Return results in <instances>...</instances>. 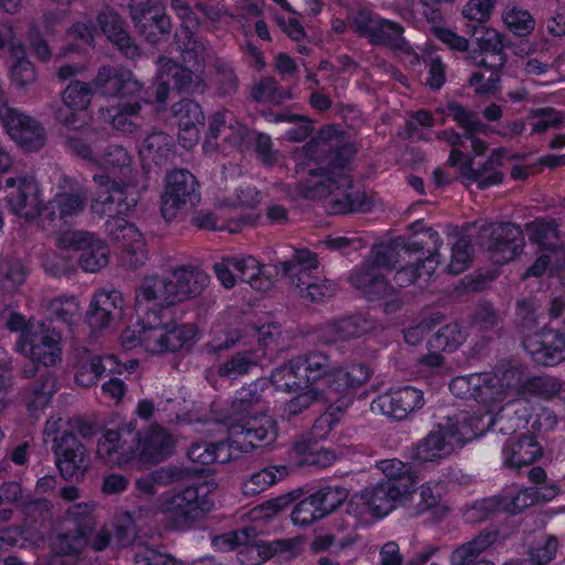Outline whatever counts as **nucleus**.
Here are the masks:
<instances>
[{"mask_svg": "<svg viewBox=\"0 0 565 565\" xmlns=\"http://www.w3.org/2000/svg\"><path fill=\"white\" fill-rule=\"evenodd\" d=\"M401 483L399 507H403L411 516H417L426 511L439 507V495H436L428 486L416 488V479H403Z\"/></svg>", "mask_w": 565, "mask_h": 565, "instance_id": "obj_33", "label": "nucleus"}, {"mask_svg": "<svg viewBox=\"0 0 565 565\" xmlns=\"http://www.w3.org/2000/svg\"><path fill=\"white\" fill-rule=\"evenodd\" d=\"M79 134L71 135L66 138L68 149L87 161H96L95 147L99 137V131L96 128L89 127L85 121L84 128L74 129Z\"/></svg>", "mask_w": 565, "mask_h": 565, "instance_id": "obj_57", "label": "nucleus"}, {"mask_svg": "<svg viewBox=\"0 0 565 565\" xmlns=\"http://www.w3.org/2000/svg\"><path fill=\"white\" fill-rule=\"evenodd\" d=\"M50 320H58L72 326L79 318V303L75 297H57L44 303ZM52 323V321H50Z\"/></svg>", "mask_w": 565, "mask_h": 565, "instance_id": "obj_58", "label": "nucleus"}, {"mask_svg": "<svg viewBox=\"0 0 565 565\" xmlns=\"http://www.w3.org/2000/svg\"><path fill=\"white\" fill-rule=\"evenodd\" d=\"M6 186L11 190L7 201L14 214L25 220H34L41 214L40 191L33 178H8Z\"/></svg>", "mask_w": 565, "mask_h": 565, "instance_id": "obj_22", "label": "nucleus"}, {"mask_svg": "<svg viewBox=\"0 0 565 565\" xmlns=\"http://www.w3.org/2000/svg\"><path fill=\"white\" fill-rule=\"evenodd\" d=\"M97 22L125 57L135 60L140 56V49L134 38L126 31L125 21L118 12L114 9L104 10L98 13Z\"/></svg>", "mask_w": 565, "mask_h": 565, "instance_id": "obj_29", "label": "nucleus"}, {"mask_svg": "<svg viewBox=\"0 0 565 565\" xmlns=\"http://www.w3.org/2000/svg\"><path fill=\"white\" fill-rule=\"evenodd\" d=\"M0 120L10 137L29 151H36L45 143V130L33 118L7 105L0 106Z\"/></svg>", "mask_w": 565, "mask_h": 565, "instance_id": "obj_17", "label": "nucleus"}, {"mask_svg": "<svg viewBox=\"0 0 565 565\" xmlns=\"http://www.w3.org/2000/svg\"><path fill=\"white\" fill-rule=\"evenodd\" d=\"M247 131L248 129L228 116L227 111H216L210 118L204 147L215 150L228 145L244 150Z\"/></svg>", "mask_w": 565, "mask_h": 565, "instance_id": "obj_24", "label": "nucleus"}, {"mask_svg": "<svg viewBox=\"0 0 565 565\" xmlns=\"http://www.w3.org/2000/svg\"><path fill=\"white\" fill-rule=\"evenodd\" d=\"M401 486L380 481L365 488L361 494L373 515L382 518L399 505Z\"/></svg>", "mask_w": 565, "mask_h": 565, "instance_id": "obj_37", "label": "nucleus"}, {"mask_svg": "<svg viewBox=\"0 0 565 565\" xmlns=\"http://www.w3.org/2000/svg\"><path fill=\"white\" fill-rule=\"evenodd\" d=\"M94 526L93 516L84 513L83 519L76 523L74 529H70L57 536L55 543L57 552L65 555L79 553L86 545V539L93 532Z\"/></svg>", "mask_w": 565, "mask_h": 565, "instance_id": "obj_49", "label": "nucleus"}, {"mask_svg": "<svg viewBox=\"0 0 565 565\" xmlns=\"http://www.w3.org/2000/svg\"><path fill=\"white\" fill-rule=\"evenodd\" d=\"M188 458L202 466L224 465L232 460V446L227 440H200L191 444L186 451Z\"/></svg>", "mask_w": 565, "mask_h": 565, "instance_id": "obj_43", "label": "nucleus"}, {"mask_svg": "<svg viewBox=\"0 0 565 565\" xmlns=\"http://www.w3.org/2000/svg\"><path fill=\"white\" fill-rule=\"evenodd\" d=\"M322 381L323 387H317L319 402L335 412H344L353 402V391L341 374V370H331Z\"/></svg>", "mask_w": 565, "mask_h": 565, "instance_id": "obj_32", "label": "nucleus"}, {"mask_svg": "<svg viewBox=\"0 0 565 565\" xmlns=\"http://www.w3.org/2000/svg\"><path fill=\"white\" fill-rule=\"evenodd\" d=\"M356 150L345 142L334 126H326L319 130L308 143L301 148L305 158L315 161L317 169L309 171V177L296 184V193L307 200H321L331 195L339 186L351 185V177L345 168Z\"/></svg>", "mask_w": 565, "mask_h": 565, "instance_id": "obj_1", "label": "nucleus"}, {"mask_svg": "<svg viewBox=\"0 0 565 565\" xmlns=\"http://www.w3.org/2000/svg\"><path fill=\"white\" fill-rule=\"evenodd\" d=\"M141 322V347L149 353L162 354L178 352L191 345L195 335L189 324H178L173 321L162 322V316L153 320L138 317Z\"/></svg>", "mask_w": 565, "mask_h": 565, "instance_id": "obj_5", "label": "nucleus"}, {"mask_svg": "<svg viewBox=\"0 0 565 565\" xmlns=\"http://www.w3.org/2000/svg\"><path fill=\"white\" fill-rule=\"evenodd\" d=\"M450 392L463 399L491 403L498 398L497 383L490 373H473L457 376L449 383Z\"/></svg>", "mask_w": 565, "mask_h": 565, "instance_id": "obj_26", "label": "nucleus"}, {"mask_svg": "<svg viewBox=\"0 0 565 565\" xmlns=\"http://www.w3.org/2000/svg\"><path fill=\"white\" fill-rule=\"evenodd\" d=\"M92 85L103 96L120 98L136 97L143 88L130 70L110 65H103L97 70Z\"/></svg>", "mask_w": 565, "mask_h": 565, "instance_id": "obj_19", "label": "nucleus"}, {"mask_svg": "<svg viewBox=\"0 0 565 565\" xmlns=\"http://www.w3.org/2000/svg\"><path fill=\"white\" fill-rule=\"evenodd\" d=\"M113 543L118 547L131 545L137 537V525L129 512L114 516L111 522Z\"/></svg>", "mask_w": 565, "mask_h": 565, "instance_id": "obj_64", "label": "nucleus"}, {"mask_svg": "<svg viewBox=\"0 0 565 565\" xmlns=\"http://www.w3.org/2000/svg\"><path fill=\"white\" fill-rule=\"evenodd\" d=\"M141 104L139 102L118 104L102 110L105 122L124 134H135L141 127Z\"/></svg>", "mask_w": 565, "mask_h": 565, "instance_id": "obj_44", "label": "nucleus"}, {"mask_svg": "<svg viewBox=\"0 0 565 565\" xmlns=\"http://www.w3.org/2000/svg\"><path fill=\"white\" fill-rule=\"evenodd\" d=\"M213 543L226 552L238 550L237 557L242 565H257L260 561L273 556L289 559L299 554L301 545L299 539H285L271 542L257 540L256 531L252 526L216 536Z\"/></svg>", "mask_w": 565, "mask_h": 565, "instance_id": "obj_3", "label": "nucleus"}, {"mask_svg": "<svg viewBox=\"0 0 565 565\" xmlns=\"http://www.w3.org/2000/svg\"><path fill=\"white\" fill-rule=\"evenodd\" d=\"M404 28L386 19H377V25L373 30L370 42L374 45L388 46L395 52L411 55L414 50L403 36Z\"/></svg>", "mask_w": 565, "mask_h": 565, "instance_id": "obj_46", "label": "nucleus"}, {"mask_svg": "<svg viewBox=\"0 0 565 565\" xmlns=\"http://www.w3.org/2000/svg\"><path fill=\"white\" fill-rule=\"evenodd\" d=\"M209 281L205 273L193 267L174 268L170 276H146L135 289V311L151 320L163 317L166 309L199 296Z\"/></svg>", "mask_w": 565, "mask_h": 565, "instance_id": "obj_2", "label": "nucleus"}, {"mask_svg": "<svg viewBox=\"0 0 565 565\" xmlns=\"http://www.w3.org/2000/svg\"><path fill=\"white\" fill-rule=\"evenodd\" d=\"M351 285L361 290L370 300H383V309L386 313L398 311L403 301L385 276L371 264H362L349 278Z\"/></svg>", "mask_w": 565, "mask_h": 565, "instance_id": "obj_12", "label": "nucleus"}, {"mask_svg": "<svg viewBox=\"0 0 565 565\" xmlns=\"http://www.w3.org/2000/svg\"><path fill=\"white\" fill-rule=\"evenodd\" d=\"M95 89L90 83L72 81L61 93V105H53V117L67 129L84 128L85 119L78 113L86 110L94 97Z\"/></svg>", "mask_w": 565, "mask_h": 565, "instance_id": "obj_13", "label": "nucleus"}, {"mask_svg": "<svg viewBox=\"0 0 565 565\" xmlns=\"http://www.w3.org/2000/svg\"><path fill=\"white\" fill-rule=\"evenodd\" d=\"M330 195L328 212L331 214L363 213L371 210L373 202L365 192L354 189L353 180L351 185L339 186Z\"/></svg>", "mask_w": 565, "mask_h": 565, "instance_id": "obj_39", "label": "nucleus"}, {"mask_svg": "<svg viewBox=\"0 0 565 565\" xmlns=\"http://www.w3.org/2000/svg\"><path fill=\"white\" fill-rule=\"evenodd\" d=\"M530 401L515 398L501 407L494 417H491L489 426L504 436L513 435L520 428L525 427L530 417Z\"/></svg>", "mask_w": 565, "mask_h": 565, "instance_id": "obj_34", "label": "nucleus"}, {"mask_svg": "<svg viewBox=\"0 0 565 565\" xmlns=\"http://www.w3.org/2000/svg\"><path fill=\"white\" fill-rule=\"evenodd\" d=\"M22 513L25 526L39 529L52 521L53 503L45 498L33 499L23 503Z\"/></svg>", "mask_w": 565, "mask_h": 565, "instance_id": "obj_59", "label": "nucleus"}, {"mask_svg": "<svg viewBox=\"0 0 565 565\" xmlns=\"http://www.w3.org/2000/svg\"><path fill=\"white\" fill-rule=\"evenodd\" d=\"M196 178L185 169L172 171L161 196V215L167 222L174 220L180 210L192 207L200 201Z\"/></svg>", "mask_w": 565, "mask_h": 565, "instance_id": "obj_9", "label": "nucleus"}, {"mask_svg": "<svg viewBox=\"0 0 565 565\" xmlns=\"http://www.w3.org/2000/svg\"><path fill=\"white\" fill-rule=\"evenodd\" d=\"M471 34L477 42L479 53L488 56L476 62V65L491 71H501L508 62L504 49L510 47L511 42L505 40V35L484 25H473Z\"/></svg>", "mask_w": 565, "mask_h": 565, "instance_id": "obj_23", "label": "nucleus"}, {"mask_svg": "<svg viewBox=\"0 0 565 565\" xmlns=\"http://www.w3.org/2000/svg\"><path fill=\"white\" fill-rule=\"evenodd\" d=\"M562 390L561 382L552 376H532L523 381L520 386V397L529 401V397L552 399Z\"/></svg>", "mask_w": 565, "mask_h": 565, "instance_id": "obj_55", "label": "nucleus"}, {"mask_svg": "<svg viewBox=\"0 0 565 565\" xmlns=\"http://www.w3.org/2000/svg\"><path fill=\"white\" fill-rule=\"evenodd\" d=\"M57 246L79 252L77 264L86 273H98L109 264V247L94 233L81 230L66 231L57 237Z\"/></svg>", "mask_w": 565, "mask_h": 565, "instance_id": "obj_8", "label": "nucleus"}, {"mask_svg": "<svg viewBox=\"0 0 565 565\" xmlns=\"http://www.w3.org/2000/svg\"><path fill=\"white\" fill-rule=\"evenodd\" d=\"M295 451L302 457L301 462L310 466L326 468L335 460V455L329 449L320 447L316 441L301 439L294 445Z\"/></svg>", "mask_w": 565, "mask_h": 565, "instance_id": "obj_61", "label": "nucleus"}, {"mask_svg": "<svg viewBox=\"0 0 565 565\" xmlns=\"http://www.w3.org/2000/svg\"><path fill=\"white\" fill-rule=\"evenodd\" d=\"M478 244L494 264H505L520 255L525 245L523 230L511 222L487 223L480 226Z\"/></svg>", "mask_w": 565, "mask_h": 565, "instance_id": "obj_6", "label": "nucleus"}, {"mask_svg": "<svg viewBox=\"0 0 565 565\" xmlns=\"http://www.w3.org/2000/svg\"><path fill=\"white\" fill-rule=\"evenodd\" d=\"M24 342H18V351L30 358L29 362L53 366L61 361V332L51 322L38 321Z\"/></svg>", "mask_w": 565, "mask_h": 565, "instance_id": "obj_11", "label": "nucleus"}, {"mask_svg": "<svg viewBox=\"0 0 565 565\" xmlns=\"http://www.w3.org/2000/svg\"><path fill=\"white\" fill-rule=\"evenodd\" d=\"M404 237L399 236L388 242L375 244L370 253V256L362 264L373 265V269L380 270L381 268L392 270L402 262L408 263L405 250Z\"/></svg>", "mask_w": 565, "mask_h": 565, "instance_id": "obj_42", "label": "nucleus"}, {"mask_svg": "<svg viewBox=\"0 0 565 565\" xmlns=\"http://www.w3.org/2000/svg\"><path fill=\"white\" fill-rule=\"evenodd\" d=\"M505 153L507 150L504 148L495 149L488 160L477 169L472 167L473 160H468L461 167V174L478 182L479 189L500 184L503 180V173L498 170V167L502 164Z\"/></svg>", "mask_w": 565, "mask_h": 565, "instance_id": "obj_40", "label": "nucleus"}, {"mask_svg": "<svg viewBox=\"0 0 565 565\" xmlns=\"http://www.w3.org/2000/svg\"><path fill=\"white\" fill-rule=\"evenodd\" d=\"M230 264L235 270L237 281L247 282L257 290H265L270 286L268 279L259 277V264L254 257L243 259L230 258Z\"/></svg>", "mask_w": 565, "mask_h": 565, "instance_id": "obj_60", "label": "nucleus"}, {"mask_svg": "<svg viewBox=\"0 0 565 565\" xmlns=\"http://www.w3.org/2000/svg\"><path fill=\"white\" fill-rule=\"evenodd\" d=\"M196 477V470L188 467L166 466L153 470L148 476L137 479V489L146 495L156 493V486L183 483Z\"/></svg>", "mask_w": 565, "mask_h": 565, "instance_id": "obj_38", "label": "nucleus"}, {"mask_svg": "<svg viewBox=\"0 0 565 565\" xmlns=\"http://www.w3.org/2000/svg\"><path fill=\"white\" fill-rule=\"evenodd\" d=\"M280 269L305 301L321 302L335 294V285L318 275L317 255L308 249H296L291 258L280 263Z\"/></svg>", "mask_w": 565, "mask_h": 565, "instance_id": "obj_4", "label": "nucleus"}, {"mask_svg": "<svg viewBox=\"0 0 565 565\" xmlns=\"http://www.w3.org/2000/svg\"><path fill=\"white\" fill-rule=\"evenodd\" d=\"M88 202V191L79 183L73 182L68 190L58 192L43 209V217L54 222L66 221L82 213Z\"/></svg>", "mask_w": 565, "mask_h": 565, "instance_id": "obj_25", "label": "nucleus"}, {"mask_svg": "<svg viewBox=\"0 0 565 565\" xmlns=\"http://www.w3.org/2000/svg\"><path fill=\"white\" fill-rule=\"evenodd\" d=\"M289 475V467L285 465L269 466L252 473L242 483L245 497H253L267 490L269 487L284 480Z\"/></svg>", "mask_w": 565, "mask_h": 565, "instance_id": "obj_50", "label": "nucleus"}, {"mask_svg": "<svg viewBox=\"0 0 565 565\" xmlns=\"http://www.w3.org/2000/svg\"><path fill=\"white\" fill-rule=\"evenodd\" d=\"M49 367L28 362L21 370L22 377L31 380L22 391V399L31 413L43 411L56 392V376Z\"/></svg>", "mask_w": 565, "mask_h": 565, "instance_id": "obj_14", "label": "nucleus"}, {"mask_svg": "<svg viewBox=\"0 0 565 565\" xmlns=\"http://www.w3.org/2000/svg\"><path fill=\"white\" fill-rule=\"evenodd\" d=\"M173 438L162 427L153 426L141 435L138 455L149 461L160 462L172 454Z\"/></svg>", "mask_w": 565, "mask_h": 565, "instance_id": "obj_45", "label": "nucleus"}, {"mask_svg": "<svg viewBox=\"0 0 565 565\" xmlns=\"http://www.w3.org/2000/svg\"><path fill=\"white\" fill-rule=\"evenodd\" d=\"M522 345L537 365L553 366L565 360V333L544 328L527 334Z\"/></svg>", "mask_w": 565, "mask_h": 565, "instance_id": "obj_18", "label": "nucleus"}, {"mask_svg": "<svg viewBox=\"0 0 565 565\" xmlns=\"http://www.w3.org/2000/svg\"><path fill=\"white\" fill-rule=\"evenodd\" d=\"M498 539L497 532H481L470 542H467L457 547L450 561L452 565H477L482 562L481 555L490 547Z\"/></svg>", "mask_w": 565, "mask_h": 565, "instance_id": "obj_48", "label": "nucleus"}, {"mask_svg": "<svg viewBox=\"0 0 565 565\" xmlns=\"http://www.w3.org/2000/svg\"><path fill=\"white\" fill-rule=\"evenodd\" d=\"M75 381L83 387H90L97 383L102 376L97 361V355H93L86 348L74 350Z\"/></svg>", "mask_w": 565, "mask_h": 565, "instance_id": "obj_54", "label": "nucleus"}, {"mask_svg": "<svg viewBox=\"0 0 565 565\" xmlns=\"http://www.w3.org/2000/svg\"><path fill=\"white\" fill-rule=\"evenodd\" d=\"M228 430L236 438L234 443L244 451L270 445L277 437L276 423L267 415L243 417Z\"/></svg>", "mask_w": 565, "mask_h": 565, "instance_id": "obj_20", "label": "nucleus"}, {"mask_svg": "<svg viewBox=\"0 0 565 565\" xmlns=\"http://www.w3.org/2000/svg\"><path fill=\"white\" fill-rule=\"evenodd\" d=\"M137 202L135 193L127 186H122L110 192L98 193L92 201L90 211L98 216H107V220L124 218Z\"/></svg>", "mask_w": 565, "mask_h": 565, "instance_id": "obj_30", "label": "nucleus"}, {"mask_svg": "<svg viewBox=\"0 0 565 565\" xmlns=\"http://www.w3.org/2000/svg\"><path fill=\"white\" fill-rule=\"evenodd\" d=\"M295 360L300 372V379L307 387L319 380H323L332 370L330 356L321 351H310L295 356Z\"/></svg>", "mask_w": 565, "mask_h": 565, "instance_id": "obj_47", "label": "nucleus"}, {"mask_svg": "<svg viewBox=\"0 0 565 565\" xmlns=\"http://www.w3.org/2000/svg\"><path fill=\"white\" fill-rule=\"evenodd\" d=\"M463 441L462 433L458 425L450 419L445 425L438 424L414 448V458L418 461H433L449 455L454 450V444Z\"/></svg>", "mask_w": 565, "mask_h": 565, "instance_id": "obj_21", "label": "nucleus"}, {"mask_svg": "<svg viewBox=\"0 0 565 565\" xmlns=\"http://www.w3.org/2000/svg\"><path fill=\"white\" fill-rule=\"evenodd\" d=\"M161 77L173 81V87L184 94H202L205 89L203 78L191 68L178 64L172 58L160 56L157 61Z\"/></svg>", "mask_w": 565, "mask_h": 565, "instance_id": "obj_35", "label": "nucleus"}, {"mask_svg": "<svg viewBox=\"0 0 565 565\" xmlns=\"http://www.w3.org/2000/svg\"><path fill=\"white\" fill-rule=\"evenodd\" d=\"M26 271L19 259L2 258L0 260V287L8 292H14L24 282Z\"/></svg>", "mask_w": 565, "mask_h": 565, "instance_id": "obj_63", "label": "nucleus"}, {"mask_svg": "<svg viewBox=\"0 0 565 565\" xmlns=\"http://www.w3.org/2000/svg\"><path fill=\"white\" fill-rule=\"evenodd\" d=\"M105 232L111 242L120 244L121 249L145 242L143 235L138 227L132 223H128L125 218L107 220Z\"/></svg>", "mask_w": 565, "mask_h": 565, "instance_id": "obj_56", "label": "nucleus"}, {"mask_svg": "<svg viewBox=\"0 0 565 565\" xmlns=\"http://www.w3.org/2000/svg\"><path fill=\"white\" fill-rule=\"evenodd\" d=\"M411 235L404 237L405 250L408 256L413 254L427 253L428 256L424 259L423 266L427 271H435L439 260V247L441 241L437 231L433 227L426 226L422 220L414 222L409 225Z\"/></svg>", "mask_w": 565, "mask_h": 565, "instance_id": "obj_27", "label": "nucleus"}, {"mask_svg": "<svg viewBox=\"0 0 565 565\" xmlns=\"http://www.w3.org/2000/svg\"><path fill=\"white\" fill-rule=\"evenodd\" d=\"M525 231L530 241L543 249L556 250L561 246L558 225L554 220L536 218L525 225Z\"/></svg>", "mask_w": 565, "mask_h": 565, "instance_id": "obj_52", "label": "nucleus"}, {"mask_svg": "<svg viewBox=\"0 0 565 565\" xmlns=\"http://www.w3.org/2000/svg\"><path fill=\"white\" fill-rule=\"evenodd\" d=\"M140 447L141 433L134 423H124L105 431L98 440L97 455L108 463L122 466L138 455Z\"/></svg>", "mask_w": 565, "mask_h": 565, "instance_id": "obj_10", "label": "nucleus"}, {"mask_svg": "<svg viewBox=\"0 0 565 565\" xmlns=\"http://www.w3.org/2000/svg\"><path fill=\"white\" fill-rule=\"evenodd\" d=\"M200 487L189 486L161 503L166 526L184 531L202 520L213 508L212 501L199 493Z\"/></svg>", "mask_w": 565, "mask_h": 565, "instance_id": "obj_7", "label": "nucleus"}, {"mask_svg": "<svg viewBox=\"0 0 565 565\" xmlns=\"http://www.w3.org/2000/svg\"><path fill=\"white\" fill-rule=\"evenodd\" d=\"M371 329L370 321L361 313H353L328 322L321 330V339L328 343L361 337Z\"/></svg>", "mask_w": 565, "mask_h": 565, "instance_id": "obj_36", "label": "nucleus"}, {"mask_svg": "<svg viewBox=\"0 0 565 565\" xmlns=\"http://www.w3.org/2000/svg\"><path fill=\"white\" fill-rule=\"evenodd\" d=\"M250 95L257 103H270L274 105H280L284 100L292 98L291 90L289 88H281L278 82L270 76L260 78L253 86Z\"/></svg>", "mask_w": 565, "mask_h": 565, "instance_id": "obj_62", "label": "nucleus"}, {"mask_svg": "<svg viewBox=\"0 0 565 565\" xmlns=\"http://www.w3.org/2000/svg\"><path fill=\"white\" fill-rule=\"evenodd\" d=\"M174 39L181 50L182 60L192 67L204 63L206 52L204 45L196 39L189 24L181 23Z\"/></svg>", "mask_w": 565, "mask_h": 565, "instance_id": "obj_53", "label": "nucleus"}, {"mask_svg": "<svg viewBox=\"0 0 565 565\" xmlns=\"http://www.w3.org/2000/svg\"><path fill=\"white\" fill-rule=\"evenodd\" d=\"M121 302L120 292L117 290L96 294L86 313V322L93 330L108 328L121 316Z\"/></svg>", "mask_w": 565, "mask_h": 565, "instance_id": "obj_31", "label": "nucleus"}, {"mask_svg": "<svg viewBox=\"0 0 565 565\" xmlns=\"http://www.w3.org/2000/svg\"><path fill=\"white\" fill-rule=\"evenodd\" d=\"M173 148L174 141L170 135L154 131L146 137L140 153L145 159L162 167L173 157Z\"/></svg>", "mask_w": 565, "mask_h": 565, "instance_id": "obj_51", "label": "nucleus"}, {"mask_svg": "<svg viewBox=\"0 0 565 565\" xmlns=\"http://www.w3.org/2000/svg\"><path fill=\"white\" fill-rule=\"evenodd\" d=\"M56 466L65 480L79 481L89 468L85 446L73 431H63L53 439Z\"/></svg>", "mask_w": 565, "mask_h": 565, "instance_id": "obj_15", "label": "nucleus"}, {"mask_svg": "<svg viewBox=\"0 0 565 565\" xmlns=\"http://www.w3.org/2000/svg\"><path fill=\"white\" fill-rule=\"evenodd\" d=\"M373 405L385 416L397 420L405 419L411 413L422 408L424 394L422 391L405 386L379 396Z\"/></svg>", "mask_w": 565, "mask_h": 565, "instance_id": "obj_28", "label": "nucleus"}, {"mask_svg": "<svg viewBox=\"0 0 565 565\" xmlns=\"http://www.w3.org/2000/svg\"><path fill=\"white\" fill-rule=\"evenodd\" d=\"M503 463L509 468H521L533 463L542 456V447L533 436L521 435L515 441L509 439L503 448Z\"/></svg>", "mask_w": 565, "mask_h": 565, "instance_id": "obj_41", "label": "nucleus"}, {"mask_svg": "<svg viewBox=\"0 0 565 565\" xmlns=\"http://www.w3.org/2000/svg\"><path fill=\"white\" fill-rule=\"evenodd\" d=\"M127 9L136 32L149 44L157 45L170 35L172 22L163 7L127 3Z\"/></svg>", "mask_w": 565, "mask_h": 565, "instance_id": "obj_16", "label": "nucleus"}]
</instances>
